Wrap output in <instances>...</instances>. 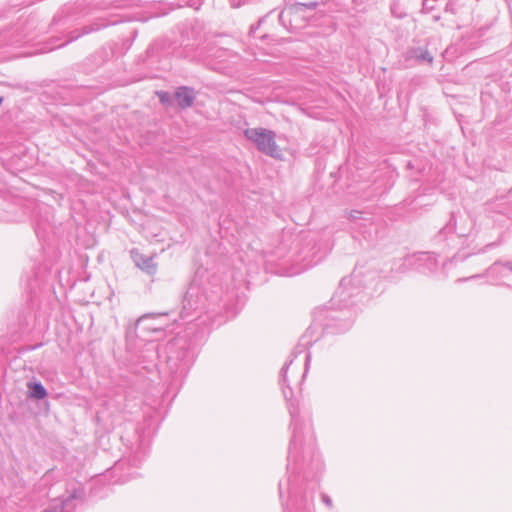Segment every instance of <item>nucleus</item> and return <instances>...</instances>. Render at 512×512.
<instances>
[{
    "instance_id": "12",
    "label": "nucleus",
    "mask_w": 512,
    "mask_h": 512,
    "mask_svg": "<svg viewBox=\"0 0 512 512\" xmlns=\"http://www.w3.org/2000/svg\"><path fill=\"white\" fill-rule=\"evenodd\" d=\"M318 2L311 1L307 3H294L287 6L279 15L280 20H282L285 16H291L294 14H299L304 11V9L314 10L318 7Z\"/></svg>"
},
{
    "instance_id": "13",
    "label": "nucleus",
    "mask_w": 512,
    "mask_h": 512,
    "mask_svg": "<svg viewBox=\"0 0 512 512\" xmlns=\"http://www.w3.org/2000/svg\"><path fill=\"white\" fill-rule=\"evenodd\" d=\"M107 26H108V24L106 22H104V21L95 22V23H92V24H89V25H85V26H83L81 28V32L79 30L72 31L71 34H70V38H69L68 42L77 40L82 35H86V34H90L92 32L99 31L102 28L107 27Z\"/></svg>"
},
{
    "instance_id": "7",
    "label": "nucleus",
    "mask_w": 512,
    "mask_h": 512,
    "mask_svg": "<svg viewBox=\"0 0 512 512\" xmlns=\"http://www.w3.org/2000/svg\"><path fill=\"white\" fill-rule=\"evenodd\" d=\"M408 265L414 266L422 273L434 272L438 267V259L434 253L419 252L406 258Z\"/></svg>"
},
{
    "instance_id": "28",
    "label": "nucleus",
    "mask_w": 512,
    "mask_h": 512,
    "mask_svg": "<svg viewBox=\"0 0 512 512\" xmlns=\"http://www.w3.org/2000/svg\"><path fill=\"white\" fill-rule=\"evenodd\" d=\"M3 101H4V98L0 97V105L3 103Z\"/></svg>"
},
{
    "instance_id": "23",
    "label": "nucleus",
    "mask_w": 512,
    "mask_h": 512,
    "mask_svg": "<svg viewBox=\"0 0 512 512\" xmlns=\"http://www.w3.org/2000/svg\"><path fill=\"white\" fill-rule=\"evenodd\" d=\"M160 100L162 103H165L168 100V95L164 93L163 95H161Z\"/></svg>"
},
{
    "instance_id": "24",
    "label": "nucleus",
    "mask_w": 512,
    "mask_h": 512,
    "mask_svg": "<svg viewBox=\"0 0 512 512\" xmlns=\"http://www.w3.org/2000/svg\"><path fill=\"white\" fill-rule=\"evenodd\" d=\"M279 494H280V498H282V494H283V482L282 481L279 482Z\"/></svg>"
},
{
    "instance_id": "8",
    "label": "nucleus",
    "mask_w": 512,
    "mask_h": 512,
    "mask_svg": "<svg viewBox=\"0 0 512 512\" xmlns=\"http://www.w3.org/2000/svg\"><path fill=\"white\" fill-rule=\"evenodd\" d=\"M350 314L348 311H340L330 316V322L326 325V328L331 333H344L348 331L353 325V318L347 316Z\"/></svg>"
},
{
    "instance_id": "14",
    "label": "nucleus",
    "mask_w": 512,
    "mask_h": 512,
    "mask_svg": "<svg viewBox=\"0 0 512 512\" xmlns=\"http://www.w3.org/2000/svg\"><path fill=\"white\" fill-rule=\"evenodd\" d=\"M408 58L416 59L417 61H426L428 63L433 62V56L430 54V52L427 49L421 48V47H413L410 48L407 52Z\"/></svg>"
},
{
    "instance_id": "3",
    "label": "nucleus",
    "mask_w": 512,
    "mask_h": 512,
    "mask_svg": "<svg viewBox=\"0 0 512 512\" xmlns=\"http://www.w3.org/2000/svg\"><path fill=\"white\" fill-rule=\"evenodd\" d=\"M212 296H208L206 291L194 281L186 291L182 301L181 318L190 320L194 315L198 317L208 308V302L215 301Z\"/></svg>"
},
{
    "instance_id": "19",
    "label": "nucleus",
    "mask_w": 512,
    "mask_h": 512,
    "mask_svg": "<svg viewBox=\"0 0 512 512\" xmlns=\"http://www.w3.org/2000/svg\"><path fill=\"white\" fill-rule=\"evenodd\" d=\"M321 500L322 502L329 508H332L333 507V502H332V499L329 495L323 493L321 494Z\"/></svg>"
},
{
    "instance_id": "4",
    "label": "nucleus",
    "mask_w": 512,
    "mask_h": 512,
    "mask_svg": "<svg viewBox=\"0 0 512 512\" xmlns=\"http://www.w3.org/2000/svg\"><path fill=\"white\" fill-rule=\"evenodd\" d=\"M245 137L251 141L258 151L275 159L282 158V150L276 143V133L266 128H247Z\"/></svg>"
},
{
    "instance_id": "5",
    "label": "nucleus",
    "mask_w": 512,
    "mask_h": 512,
    "mask_svg": "<svg viewBox=\"0 0 512 512\" xmlns=\"http://www.w3.org/2000/svg\"><path fill=\"white\" fill-rule=\"evenodd\" d=\"M287 489L292 498V510L290 512H315L314 490L300 491L295 486L294 478H288Z\"/></svg>"
},
{
    "instance_id": "18",
    "label": "nucleus",
    "mask_w": 512,
    "mask_h": 512,
    "mask_svg": "<svg viewBox=\"0 0 512 512\" xmlns=\"http://www.w3.org/2000/svg\"><path fill=\"white\" fill-rule=\"evenodd\" d=\"M499 265L504 266L505 268H507L509 271L512 272V262H510V261H507V262L496 261L491 266V269H496V267Z\"/></svg>"
},
{
    "instance_id": "20",
    "label": "nucleus",
    "mask_w": 512,
    "mask_h": 512,
    "mask_svg": "<svg viewBox=\"0 0 512 512\" xmlns=\"http://www.w3.org/2000/svg\"><path fill=\"white\" fill-rule=\"evenodd\" d=\"M454 229H455V219H454V216L452 215L449 223L445 227V230L453 231Z\"/></svg>"
},
{
    "instance_id": "25",
    "label": "nucleus",
    "mask_w": 512,
    "mask_h": 512,
    "mask_svg": "<svg viewBox=\"0 0 512 512\" xmlns=\"http://www.w3.org/2000/svg\"><path fill=\"white\" fill-rule=\"evenodd\" d=\"M260 24H261V21H259L256 26L252 25L251 29H250V32H254L260 26Z\"/></svg>"
},
{
    "instance_id": "16",
    "label": "nucleus",
    "mask_w": 512,
    "mask_h": 512,
    "mask_svg": "<svg viewBox=\"0 0 512 512\" xmlns=\"http://www.w3.org/2000/svg\"><path fill=\"white\" fill-rule=\"evenodd\" d=\"M30 397L42 400L47 396V390L41 382L28 383Z\"/></svg>"
},
{
    "instance_id": "27",
    "label": "nucleus",
    "mask_w": 512,
    "mask_h": 512,
    "mask_svg": "<svg viewBox=\"0 0 512 512\" xmlns=\"http://www.w3.org/2000/svg\"><path fill=\"white\" fill-rule=\"evenodd\" d=\"M310 359V355L309 354H306L305 356V366L307 367V364H308V361Z\"/></svg>"
},
{
    "instance_id": "1",
    "label": "nucleus",
    "mask_w": 512,
    "mask_h": 512,
    "mask_svg": "<svg viewBox=\"0 0 512 512\" xmlns=\"http://www.w3.org/2000/svg\"><path fill=\"white\" fill-rule=\"evenodd\" d=\"M287 361L280 371V385L283 395L288 402V411L291 417L292 436L288 450L287 469L292 473H300L311 468L320 470L321 461L315 448V436L311 426L310 417L300 415L299 406L292 401L293 390L287 377L288 369L296 355Z\"/></svg>"
},
{
    "instance_id": "11",
    "label": "nucleus",
    "mask_w": 512,
    "mask_h": 512,
    "mask_svg": "<svg viewBox=\"0 0 512 512\" xmlns=\"http://www.w3.org/2000/svg\"><path fill=\"white\" fill-rule=\"evenodd\" d=\"M351 283V279L343 278L340 282L338 289L333 295L331 301L333 305H339L340 307H348V297L352 294L348 291V285Z\"/></svg>"
},
{
    "instance_id": "10",
    "label": "nucleus",
    "mask_w": 512,
    "mask_h": 512,
    "mask_svg": "<svg viewBox=\"0 0 512 512\" xmlns=\"http://www.w3.org/2000/svg\"><path fill=\"white\" fill-rule=\"evenodd\" d=\"M132 257L136 266L148 275H154L157 272V264L153 257L137 253L134 250L132 251Z\"/></svg>"
},
{
    "instance_id": "22",
    "label": "nucleus",
    "mask_w": 512,
    "mask_h": 512,
    "mask_svg": "<svg viewBox=\"0 0 512 512\" xmlns=\"http://www.w3.org/2000/svg\"><path fill=\"white\" fill-rule=\"evenodd\" d=\"M149 318L148 315H145V316H142L141 318H139L138 320V325L142 324L145 320H147Z\"/></svg>"
},
{
    "instance_id": "21",
    "label": "nucleus",
    "mask_w": 512,
    "mask_h": 512,
    "mask_svg": "<svg viewBox=\"0 0 512 512\" xmlns=\"http://www.w3.org/2000/svg\"><path fill=\"white\" fill-rule=\"evenodd\" d=\"M433 6L429 4V0H423V11H430Z\"/></svg>"
},
{
    "instance_id": "15",
    "label": "nucleus",
    "mask_w": 512,
    "mask_h": 512,
    "mask_svg": "<svg viewBox=\"0 0 512 512\" xmlns=\"http://www.w3.org/2000/svg\"><path fill=\"white\" fill-rule=\"evenodd\" d=\"M364 213L361 211L353 210L350 212L349 219L354 224V228L361 230L362 227H366L367 224H371L370 217H364Z\"/></svg>"
},
{
    "instance_id": "9",
    "label": "nucleus",
    "mask_w": 512,
    "mask_h": 512,
    "mask_svg": "<svg viewBox=\"0 0 512 512\" xmlns=\"http://www.w3.org/2000/svg\"><path fill=\"white\" fill-rule=\"evenodd\" d=\"M174 97L178 106L182 109H186L193 105L196 99V93L193 88L180 86L175 90Z\"/></svg>"
},
{
    "instance_id": "17",
    "label": "nucleus",
    "mask_w": 512,
    "mask_h": 512,
    "mask_svg": "<svg viewBox=\"0 0 512 512\" xmlns=\"http://www.w3.org/2000/svg\"><path fill=\"white\" fill-rule=\"evenodd\" d=\"M311 266H312V262L311 261L306 262L303 265H301L300 267L294 268L293 271L290 274L291 275L299 274V273L303 272L304 270H306L307 268H309Z\"/></svg>"
},
{
    "instance_id": "2",
    "label": "nucleus",
    "mask_w": 512,
    "mask_h": 512,
    "mask_svg": "<svg viewBox=\"0 0 512 512\" xmlns=\"http://www.w3.org/2000/svg\"><path fill=\"white\" fill-rule=\"evenodd\" d=\"M159 357L164 356L171 374L184 376L196 357V346L190 333L177 334L160 349L155 347Z\"/></svg>"
},
{
    "instance_id": "26",
    "label": "nucleus",
    "mask_w": 512,
    "mask_h": 512,
    "mask_svg": "<svg viewBox=\"0 0 512 512\" xmlns=\"http://www.w3.org/2000/svg\"><path fill=\"white\" fill-rule=\"evenodd\" d=\"M139 462H140V459H138V458L134 457V459H133V465H134V466H137V465L139 464Z\"/></svg>"
},
{
    "instance_id": "6",
    "label": "nucleus",
    "mask_w": 512,
    "mask_h": 512,
    "mask_svg": "<svg viewBox=\"0 0 512 512\" xmlns=\"http://www.w3.org/2000/svg\"><path fill=\"white\" fill-rule=\"evenodd\" d=\"M84 491L80 487H73L71 493L54 502L45 508L42 512H73L76 508V501L82 499Z\"/></svg>"
}]
</instances>
